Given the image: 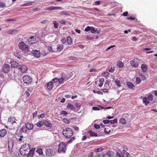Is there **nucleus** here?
I'll return each mask as SVG.
<instances>
[{
  "instance_id": "f257e3e1",
  "label": "nucleus",
  "mask_w": 157,
  "mask_h": 157,
  "mask_svg": "<svg viewBox=\"0 0 157 157\" xmlns=\"http://www.w3.org/2000/svg\"><path fill=\"white\" fill-rule=\"evenodd\" d=\"M31 148V145L29 144H24L21 146L20 152L22 155H27V157H33L34 155L35 148Z\"/></svg>"
},
{
  "instance_id": "f03ea898",
  "label": "nucleus",
  "mask_w": 157,
  "mask_h": 157,
  "mask_svg": "<svg viewBox=\"0 0 157 157\" xmlns=\"http://www.w3.org/2000/svg\"><path fill=\"white\" fill-rule=\"evenodd\" d=\"M74 132L71 129L67 128L63 130V134L67 138H71L73 135Z\"/></svg>"
},
{
  "instance_id": "7ed1b4c3",
  "label": "nucleus",
  "mask_w": 157,
  "mask_h": 157,
  "mask_svg": "<svg viewBox=\"0 0 157 157\" xmlns=\"http://www.w3.org/2000/svg\"><path fill=\"white\" fill-rule=\"evenodd\" d=\"M18 47L23 52L28 53L29 51V47L24 42H21L20 43L18 44Z\"/></svg>"
},
{
  "instance_id": "20e7f679",
  "label": "nucleus",
  "mask_w": 157,
  "mask_h": 157,
  "mask_svg": "<svg viewBox=\"0 0 157 157\" xmlns=\"http://www.w3.org/2000/svg\"><path fill=\"white\" fill-rule=\"evenodd\" d=\"M67 149L66 144L63 143L61 142L59 145L58 152L60 153H66Z\"/></svg>"
},
{
  "instance_id": "39448f33",
  "label": "nucleus",
  "mask_w": 157,
  "mask_h": 157,
  "mask_svg": "<svg viewBox=\"0 0 157 157\" xmlns=\"http://www.w3.org/2000/svg\"><path fill=\"white\" fill-rule=\"evenodd\" d=\"M23 80L24 83L28 84L31 83L33 81L32 78L29 75H25L23 76Z\"/></svg>"
},
{
  "instance_id": "423d86ee",
  "label": "nucleus",
  "mask_w": 157,
  "mask_h": 157,
  "mask_svg": "<svg viewBox=\"0 0 157 157\" xmlns=\"http://www.w3.org/2000/svg\"><path fill=\"white\" fill-rule=\"evenodd\" d=\"M40 40V37L32 36L28 39V41L31 44H35Z\"/></svg>"
},
{
  "instance_id": "0eeeda50",
  "label": "nucleus",
  "mask_w": 157,
  "mask_h": 157,
  "mask_svg": "<svg viewBox=\"0 0 157 157\" xmlns=\"http://www.w3.org/2000/svg\"><path fill=\"white\" fill-rule=\"evenodd\" d=\"M10 69V67L9 65L5 63L3 65L2 71L5 73H7Z\"/></svg>"
},
{
  "instance_id": "6e6552de",
  "label": "nucleus",
  "mask_w": 157,
  "mask_h": 157,
  "mask_svg": "<svg viewBox=\"0 0 157 157\" xmlns=\"http://www.w3.org/2000/svg\"><path fill=\"white\" fill-rule=\"evenodd\" d=\"M140 60L137 58H134L131 61V64L132 67H137L139 64Z\"/></svg>"
},
{
  "instance_id": "1a4fd4ad",
  "label": "nucleus",
  "mask_w": 157,
  "mask_h": 157,
  "mask_svg": "<svg viewBox=\"0 0 157 157\" xmlns=\"http://www.w3.org/2000/svg\"><path fill=\"white\" fill-rule=\"evenodd\" d=\"M13 141L12 140H9L8 142V150L9 152H11L13 147Z\"/></svg>"
},
{
  "instance_id": "9d476101",
  "label": "nucleus",
  "mask_w": 157,
  "mask_h": 157,
  "mask_svg": "<svg viewBox=\"0 0 157 157\" xmlns=\"http://www.w3.org/2000/svg\"><path fill=\"white\" fill-rule=\"evenodd\" d=\"M18 68L23 73H25L28 70V68L24 65H18Z\"/></svg>"
},
{
  "instance_id": "9b49d317",
  "label": "nucleus",
  "mask_w": 157,
  "mask_h": 157,
  "mask_svg": "<svg viewBox=\"0 0 157 157\" xmlns=\"http://www.w3.org/2000/svg\"><path fill=\"white\" fill-rule=\"evenodd\" d=\"M53 151V149L52 148H48L46 149L45 151L46 155L48 157L52 156Z\"/></svg>"
},
{
  "instance_id": "f8f14e48",
  "label": "nucleus",
  "mask_w": 157,
  "mask_h": 157,
  "mask_svg": "<svg viewBox=\"0 0 157 157\" xmlns=\"http://www.w3.org/2000/svg\"><path fill=\"white\" fill-rule=\"evenodd\" d=\"M25 126L28 130H32L34 128V125L30 123H26Z\"/></svg>"
},
{
  "instance_id": "ddd939ff",
  "label": "nucleus",
  "mask_w": 157,
  "mask_h": 157,
  "mask_svg": "<svg viewBox=\"0 0 157 157\" xmlns=\"http://www.w3.org/2000/svg\"><path fill=\"white\" fill-rule=\"evenodd\" d=\"M62 8L60 6H51L48 7L47 8V10H61Z\"/></svg>"
},
{
  "instance_id": "4468645a",
  "label": "nucleus",
  "mask_w": 157,
  "mask_h": 157,
  "mask_svg": "<svg viewBox=\"0 0 157 157\" xmlns=\"http://www.w3.org/2000/svg\"><path fill=\"white\" fill-rule=\"evenodd\" d=\"M34 56L36 58H39L40 57V52L39 51L35 50L33 52Z\"/></svg>"
},
{
  "instance_id": "2eb2a0df",
  "label": "nucleus",
  "mask_w": 157,
  "mask_h": 157,
  "mask_svg": "<svg viewBox=\"0 0 157 157\" xmlns=\"http://www.w3.org/2000/svg\"><path fill=\"white\" fill-rule=\"evenodd\" d=\"M7 134V132L6 129H2L0 130V137H3Z\"/></svg>"
},
{
  "instance_id": "dca6fc26",
  "label": "nucleus",
  "mask_w": 157,
  "mask_h": 157,
  "mask_svg": "<svg viewBox=\"0 0 157 157\" xmlns=\"http://www.w3.org/2000/svg\"><path fill=\"white\" fill-rule=\"evenodd\" d=\"M104 107L101 105H98L97 106H93L92 107V109L94 110H99L100 109H102Z\"/></svg>"
},
{
  "instance_id": "f3484780",
  "label": "nucleus",
  "mask_w": 157,
  "mask_h": 157,
  "mask_svg": "<svg viewBox=\"0 0 157 157\" xmlns=\"http://www.w3.org/2000/svg\"><path fill=\"white\" fill-rule=\"evenodd\" d=\"M63 48V45L62 44H59L57 45V51L58 52H60L62 50Z\"/></svg>"
},
{
  "instance_id": "a211bd4d",
  "label": "nucleus",
  "mask_w": 157,
  "mask_h": 157,
  "mask_svg": "<svg viewBox=\"0 0 157 157\" xmlns=\"http://www.w3.org/2000/svg\"><path fill=\"white\" fill-rule=\"evenodd\" d=\"M113 155V152H110L102 155V157H111Z\"/></svg>"
},
{
  "instance_id": "6ab92c4d",
  "label": "nucleus",
  "mask_w": 157,
  "mask_h": 157,
  "mask_svg": "<svg viewBox=\"0 0 157 157\" xmlns=\"http://www.w3.org/2000/svg\"><path fill=\"white\" fill-rule=\"evenodd\" d=\"M44 124L47 127L51 128L52 127V124L49 123L47 121H44Z\"/></svg>"
},
{
  "instance_id": "aec40b11",
  "label": "nucleus",
  "mask_w": 157,
  "mask_h": 157,
  "mask_svg": "<svg viewBox=\"0 0 157 157\" xmlns=\"http://www.w3.org/2000/svg\"><path fill=\"white\" fill-rule=\"evenodd\" d=\"M31 93V91L28 90L27 91L23 93V95L26 98H28L29 96Z\"/></svg>"
},
{
  "instance_id": "412c9836",
  "label": "nucleus",
  "mask_w": 157,
  "mask_h": 157,
  "mask_svg": "<svg viewBox=\"0 0 157 157\" xmlns=\"http://www.w3.org/2000/svg\"><path fill=\"white\" fill-rule=\"evenodd\" d=\"M18 63L15 61H13L11 62V67H16L18 66Z\"/></svg>"
},
{
  "instance_id": "4be33fe9",
  "label": "nucleus",
  "mask_w": 157,
  "mask_h": 157,
  "mask_svg": "<svg viewBox=\"0 0 157 157\" xmlns=\"http://www.w3.org/2000/svg\"><path fill=\"white\" fill-rule=\"evenodd\" d=\"M128 87L129 88L131 89H134L135 86L131 82H128L127 83Z\"/></svg>"
},
{
  "instance_id": "5701e85b",
  "label": "nucleus",
  "mask_w": 157,
  "mask_h": 157,
  "mask_svg": "<svg viewBox=\"0 0 157 157\" xmlns=\"http://www.w3.org/2000/svg\"><path fill=\"white\" fill-rule=\"evenodd\" d=\"M141 68L143 72H146L147 69V66L146 64H142L141 65Z\"/></svg>"
},
{
  "instance_id": "b1692460",
  "label": "nucleus",
  "mask_w": 157,
  "mask_h": 157,
  "mask_svg": "<svg viewBox=\"0 0 157 157\" xmlns=\"http://www.w3.org/2000/svg\"><path fill=\"white\" fill-rule=\"evenodd\" d=\"M119 122L121 124H123V125H124V124H127V121L125 120V119L123 118L122 117L120 118L119 120Z\"/></svg>"
},
{
  "instance_id": "393cba45",
  "label": "nucleus",
  "mask_w": 157,
  "mask_h": 157,
  "mask_svg": "<svg viewBox=\"0 0 157 157\" xmlns=\"http://www.w3.org/2000/svg\"><path fill=\"white\" fill-rule=\"evenodd\" d=\"M115 157H124V154H122L121 151H118L116 153V154L115 155Z\"/></svg>"
},
{
  "instance_id": "a878e982",
  "label": "nucleus",
  "mask_w": 157,
  "mask_h": 157,
  "mask_svg": "<svg viewBox=\"0 0 157 157\" xmlns=\"http://www.w3.org/2000/svg\"><path fill=\"white\" fill-rule=\"evenodd\" d=\"M20 130L21 131L22 133H27L28 131L27 129L25 126L22 127L20 129Z\"/></svg>"
},
{
  "instance_id": "bb28decb",
  "label": "nucleus",
  "mask_w": 157,
  "mask_h": 157,
  "mask_svg": "<svg viewBox=\"0 0 157 157\" xmlns=\"http://www.w3.org/2000/svg\"><path fill=\"white\" fill-rule=\"evenodd\" d=\"M147 99V98L146 97H145L143 98V103L146 105H147L149 104L150 102Z\"/></svg>"
},
{
  "instance_id": "cd10ccee",
  "label": "nucleus",
  "mask_w": 157,
  "mask_h": 157,
  "mask_svg": "<svg viewBox=\"0 0 157 157\" xmlns=\"http://www.w3.org/2000/svg\"><path fill=\"white\" fill-rule=\"evenodd\" d=\"M115 66L113 65H111L109 66V71L110 73H113L115 71Z\"/></svg>"
},
{
  "instance_id": "c85d7f7f",
  "label": "nucleus",
  "mask_w": 157,
  "mask_h": 157,
  "mask_svg": "<svg viewBox=\"0 0 157 157\" xmlns=\"http://www.w3.org/2000/svg\"><path fill=\"white\" fill-rule=\"evenodd\" d=\"M53 86V84L52 82H49L47 84V88L49 90H51Z\"/></svg>"
},
{
  "instance_id": "c756f323",
  "label": "nucleus",
  "mask_w": 157,
  "mask_h": 157,
  "mask_svg": "<svg viewBox=\"0 0 157 157\" xmlns=\"http://www.w3.org/2000/svg\"><path fill=\"white\" fill-rule=\"evenodd\" d=\"M67 107L68 108H70L71 109L74 110L75 109V107L71 103H68Z\"/></svg>"
},
{
  "instance_id": "7c9ffc66",
  "label": "nucleus",
  "mask_w": 157,
  "mask_h": 157,
  "mask_svg": "<svg viewBox=\"0 0 157 157\" xmlns=\"http://www.w3.org/2000/svg\"><path fill=\"white\" fill-rule=\"evenodd\" d=\"M44 124V121H40L38 122L36 124L38 127H41Z\"/></svg>"
},
{
  "instance_id": "2f4dec72",
  "label": "nucleus",
  "mask_w": 157,
  "mask_h": 157,
  "mask_svg": "<svg viewBox=\"0 0 157 157\" xmlns=\"http://www.w3.org/2000/svg\"><path fill=\"white\" fill-rule=\"evenodd\" d=\"M67 41L68 44H71L72 43L71 38L70 36H68L67 37Z\"/></svg>"
},
{
  "instance_id": "473e14b6",
  "label": "nucleus",
  "mask_w": 157,
  "mask_h": 157,
  "mask_svg": "<svg viewBox=\"0 0 157 157\" xmlns=\"http://www.w3.org/2000/svg\"><path fill=\"white\" fill-rule=\"evenodd\" d=\"M103 150H104V148L103 147H101L100 148H98L94 149V151L95 152L97 153L98 152L101 151Z\"/></svg>"
},
{
  "instance_id": "72a5a7b5",
  "label": "nucleus",
  "mask_w": 157,
  "mask_h": 157,
  "mask_svg": "<svg viewBox=\"0 0 157 157\" xmlns=\"http://www.w3.org/2000/svg\"><path fill=\"white\" fill-rule=\"evenodd\" d=\"M99 82L100 83V84L98 86L99 87H101L102 85L103 84V83L104 82V79L103 78H101L99 80Z\"/></svg>"
},
{
  "instance_id": "f704fd0d",
  "label": "nucleus",
  "mask_w": 157,
  "mask_h": 157,
  "mask_svg": "<svg viewBox=\"0 0 157 157\" xmlns=\"http://www.w3.org/2000/svg\"><path fill=\"white\" fill-rule=\"evenodd\" d=\"M117 66L119 67H122L123 66L124 64L122 62L119 61L117 64Z\"/></svg>"
},
{
  "instance_id": "c9c22d12",
  "label": "nucleus",
  "mask_w": 157,
  "mask_h": 157,
  "mask_svg": "<svg viewBox=\"0 0 157 157\" xmlns=\"http://www.w3.org/2000/svg\"><path fill=\"white\" fill-rule=\"evenodd\" d=\"M36 152L39 155H42L43 154L42 149L41 148H38L36 151Z\"/></svg>"
},
{
  "instance_id": "e433bc0d",
  "label": "nucleus",
  "mask_w": 157,
  "mask_h": 157,
  "mask_svg": "<svg viewBox=\"0 0 157 157\" xmlns=\"http://www.w3.org/2000/svg\"><path fill=\"white\" fill-rule=\"evenodd\" d=\"M153 96L151 94H149L147 98V99L149 101H152L153 99Z\"/></svg>"
},
{
  "instance_id": "4c0bfd02",
  "label": "nucleus",
  "mask_w": 157,
  "mask_h": 157,
  "mask_svg": "<svg viewBox=\"0 0 157 157\" xmlns=\"http://www.w3.org/2000/svg\"><path fill=\"white\" fill-rule=\"evenodd\" d=\"M90 135L92 136L96 137L97 136V134L96 133L92 132V131L89 132Z\"/></svg>"
},
{
  "instance_id": "58836bf2",
  "label": "nucleus",
  "mask_w": 157,
  "mask_h": 157,
  "mask_svg": "<svg viewBox=\"0 0 157 157\" xmlns=\"http://www.w3.org/2000/svg\"><path fill=\"white\" fill-rule=\"evenodd\" d=\"M14 55L15 56L17 57L19 59H22V57L19 54V53L17 52H15L14 53Z\"/></svg>"
},
{
  "instance_id": "ea45409f",
  "label": "nucleus",
  "mask_w": 157,
  "mask_h": 157,
  "mask_svg": "<svg viewBox=\"0 0 157 157\" xmlns=\"http://www.w3.org/2000/svg\"><path fill=\"white\" fill-rule=\"evenodd\" d=\"M16 120L15 119V117H10V122H11L12 124L16 123Z\"/></svg>"
},
{
  "instance_id": "a19ab883",
  "label": "nucleus",
  "mask_w": 157,
  "mask_h": 157,
  "mask_svg": "<svg viewBox=\"0 0 157 157\" xmlns=\"http://www.w3.org/2000/svg\"><path fill=\"white\" fill-rule=\"evenodd\" d=\"M61 78H62L65 81L68 80V78H66V75L64 73H62V74Z\"/></svg>"
},
{
  "instance_id": "79ce46f5",
  "label": "nucleus",
  "mask_w": 157,
  "mask_h": 157,
  "mask_svg": "<svg viewBox=\"0 0 157 157\" xmlns=\"http://www.w3.org/2000/svg\"><path fill=\"white\" fill-rule=\"evenodd\" d=\"M53 24L54 27L55 28H57L58 26V23L56 21H53Z\"/></svg>"
},
{
  "instance_id": "37998d69",
  "label": "nucleus",
  "mask_w": 157,
  "mask_h": 157,
  "mask_svg": "<svg viewBox=\"0 0 157 157\" xmlns=\"http://www.w3.org/2000/svg\"><path fill=\"white\" fill-rule=\"evenodd\" d=\"M93 92L94 93H96L100 95H102L103 93L102 92L100 91H96L95 90H93Z\"/></svg>"
},
{
  "instance_id": "c03bdc74",
  "label": "nucleus",
  "mask_w": 157,
  "mask_h": 157,
  "mask_svg": "<svg viewBox=\"0 0 157 157\" xmlns=\"http://www.w3.org/2000/svg\"><path fill=\"white\" fill-rule=\"evenodd\" d=\"M109 75V73L108 72H104L102 73L103 76L107 78Z\"/></svg>"
},
{
  "instance_id": "a18cd8bd",
  "label": "nucleus",
  "mask_w": 157,
  "mask_h": 157,
  "mask_svg": "<svg viewBox=\"0 0 157 157\" xmlns=\"http://www.w3.org/2000/svg\"><path fill=\"white\" fill-rule=\"evenodd\" d=\"M115 82L118 87H120L121 86L120 82L119 80L118 79H117L115 80Z\"/></svg>"
},
{
  "instance_id": "49530a36",
  "label": "nucleus",
  "mask_w": 157,
  "mask_h": 157,
  "mask_svg": "<svg viewBox=\"0 0 157 157\" xmlns=\"http://www.w3.org/2000/svg\"><path fill=\"white\" fill-rule=\"evenodd\" d=\"M141 79L139 77L136 78V82L137 84H140L141 82Z\"/></svg>"
},
{
  "instance_id": "de8ad7c7",
  "label": "nucleus",
  "mask_w": 157,
  "mask_h": 157,
  "mask_svg": "<svg viewBox=\"0 0 157 157\" xmlns=\"http://www.w3.org/2000/svg\"><path fill=\"white\" fill-rule=\"evenodd\" d=\"M117 118H116L113 120H109V122L111 124H114V123H116L117 122Z\"/></svg>"
},
{
  "instance_id": "09e8293b",
  "label": "nucleus",
  "mask_w": 157,
  "mask_h": 157,
  "mask_svg": "<svg viewBox=\"0 0 157 157\" xmlns=\"http://www.w3.org/2000/svg\"><path fill=\"white\" fill-rule=\"evenodd\" d=\"M6 6V4L4 2H0V7L3 8Z\"/></svg>"
},
{
  "instance_id": "8fccbe9b",
  "label": "nucleus",
  "mask_w": 157,
  "mask_h": 157,
  "mask_svg": "<svg viewBox=\"0 0 157 157\" xmlns=\"http://www.w3.org/2000/svg\"><path fill=\"white\" fill-rule=\"evenodd\" d=\"M124 151H123V154H125V153L128 150V147L126 146H124L123 147Z\"/></svg>"
},
{
  "instance_id": "3c124183",
  "label": "nucleus",
  "mask_w": 157,
  "mask_h": 157,
  "mask_svg": "<svg viewBox=\"0 0 157 157\" xmlns=\"http://www.w3.org/2000/svg\"><path fill=\"white\" fill-rule=\"evenodd\" d=\"M32 5V2H31L26 3L22 5V6H31Z\"/></svg>"
},
{
  "instance_id": "603ef678",
  "label": "nucleus",
  "mask_w": 157,
  "mask_h": 157,
  "mask_svg": "<svg viewBox=\"0 0 157 157\" xmlns=\"http://www.w3.org/2000/svg\"><path fill=\"white\" fill-rule=\"evenodd\" d=\"M63 121L65 124H69V123L68 120L66 118H63Z\"/></svg>"
},
{
  "instance_id": "864d4df0",
  "label": "nucleus",
  "mask_w": 157,
  "mask_h": 157,
  "mask_svg": "<svg viewBox=\"0 0 157 157\" xmlns=\"http://www.w3.org/2000/svg\"><path fill=\"white\" fill-rule=\"evenodd\" d=\"M64 81V80H63V79L61 78L58 79V82L59 83L61 84L63 83Z\"/></svg>"
},
{
  "instance_id": "5fc2aeb1",
  "label": "nucleus",
  "mask_w": 157,
  "mask_h": 157,
  "mask_svg": "<svg viewBox=\"0 0 157 157\" xmlns=\"http://www.w3.org/2000/svg\"><path fill=\"white\" fill-rule=\"evenodd\" d=\"M90 31H91V32L92 33H95L96 31L94 29V28L93 26L91 27V30Z\"/></svg>"
},
{
  "instance_id": "6e6d98bb",
  "label": "nucleus",
  "mask_w": 157,
  "mask_h": 157,
  "mask_svg": "<svg viewBox=\"0 0 157 157\" xmlns=\"http://www.w3.org/2000/svg\"><path fill=\"white\" fill-rule=\"evenodd\" d=\"M61 114L64 115L66 116L67 114L68 113L67 111L63 110L61 111Z\"/></svg>"
},
{
  "instance_id": "4d7b16f0",
  "label": "nucleus",
  "mask_w": 157,
  "mask_h": 157,
  "mask_svg": "<svg viewBox=\"0 0 157 157\" xmlns=\"http://www.w3.org/2000/svg\"><path fill=\"white\" fill-rule=\"evenodd\" d=\"M75 139V137H72L71 139L68 142L67 144L72 143Z\"/></svg>"
},
{
  "instance_id": "13d9d810",
  "label": "nucleus",
  "mask_w": 157,
  "mask_h": 157,
  "mask_svg": "<svg viewBox=\"0 0 157 157\" xmlns=\"http://www.w3.org/2000/svg\"><path fill=\"white\" fill-rule=\"evenodd\" d=\"M69 59L70 60H78V59L77 57L74 56H70L69 57Z\"/></svg>"
},
{
  "instance_id": "bf43d9fd",
  "label": "nucleus",
  "mask_w": 157,
  "mask_h": 157,
  "mask_svg": "<svg viewBox=\"0 0 157 157\" xmlns=\"http://www.w3.org/2000/svg\"><path fill=\"white\" fill-rule=\"evenodd\" d=\"M140 76H141V78L143 80H144L146 79V77L145 76V75H142V74H140Z\"/></svg>"
},
{
  "instance_id": "052dcab7",
  "label": "nucleus",
  "mask_w": 157,
  "mask_h": 157,
  "mask_svg": "<svg viewBox=\"0 0 157 157\" xmlns=\"http://www.w3.org/2000/svg\"><path fill=\"white\" fill-rule=\"evenodd\" d=\"M61 41L63 44H65L66 43L67 40L64 38H63L61 39Z\"/></svg>"
},
{
  "instance_id": "680f3d73",
  "label": "nucleus",
  "mask_w": 157,
  "mask_h": 157,
  "mask_svg": "<svg viewBox=\"0 0 157 157\" xmlns=\"http://www.w3.org/2000/svg\"><path fill=\"white\" fill-rule=\"evenodd\" d=\"M103 122L105 124H109L110 122L109 120H103Z\"/></svg>"
},
{
  "instance_id": "e2e57ef3",
  "label": "nucleus",
  "mask_w": 157,
  "mask_h": 157,
  "mask_svg": "<svg viewBox=\"0 0 157 157\" xmlns=\"http://www.w3.org/2000/svg\"><path fill=\"white\" fill-rule=\"evenodd\" d=\"M100 125L99 124H94V128L96 129H98L100 128Z\"/></svg>"
},
{
  "instance_id": "0e129e2a",
  "label": "nucleus",
  "mask_w": 157,
  "mask_h": 157,
  "mask_svg": "<svg viewBox=\"0 0 157 157\" xmlns=\"http://www.w3.org/2000/svg\"><path fill=\"white\" fill-rule=\"evenodd\" d=\"M61 14H64V15H66V16H69V14L68 13H67L65 12L64 11H63L61 12Z\"/></svg>"
},
{
  "instance_id": "69168bd1",
  "label": "nucleus",
  "mask_w": 157,
  "mask_h": 157,
  "mask_svg": "<svg viewBox=\"0 0 157 157\" xmlns=\"http://www.w3.org/2000/svg\"><path fill=\"white\" fill-rule=\"evenodd\" d=\"M91 29V27L90 26H88L85 29V31L86 32H88V31H90Z\"/></svg>"
},
{
  "instance_id": "338daca9",
  "label": "nucleus",
  "mask_w": 157,
  "mask_h": 157,
  "mask_svg": "<svg viewBox=\"0 0 157 157\" xmlns=\"http://www.w3.org/2000/svg\"><path fill=\"white\" fill-rule=\"evenodd\" d=\"M93 152H91L88 154V157H94L93 155Z\"/></svg>"
},
{
  "instance_id": "774afa93",
  "label": "nucleus",
  "mask_w": 157,
  "mask_h": 157,
  "mask_svg": "<svg viewBox=\"0 0 157 157\" xmlns=\"http://www.w3.org/2000/svg\"><path fill=\"white\" fill-rule=\"evenodd\" d=\"M13 155H14L15 157H17L19 155V153L17 151L14 152L13 153Z\"/></svg>"
}]
</instances>
